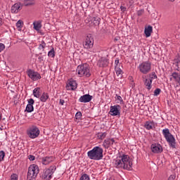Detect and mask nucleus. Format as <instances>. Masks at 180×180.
Listing matches in <instances>:
<instances>
[{
  "instance_id": "obj_11",
  "label": "nucleus",
  "mask_w": 180,
  "mask_h": 180,
  "mask_svg": "<svg viewBox=\"0 0 180 180\" xmlns=\"http://www.w3.org/2000/svg\"><path fill=\"white\" fill-rule=\"evenodd\" d=\"M27 74L32 81H39V79H41L40 74L37 72H34V70H29L27 71Z\"/></svg>"
},
{
  "instance_id": "obj_26",
  "label": "nucleus",
  "mask_w": 180,
  "mask_h": 180,
  "mask_svg": "<svg viewBox=\"0 0 180 180\" xmlns=\"http://www.w3.org/2000/svg\"><path fill=\"white\" fill-rule=\"evenodd\" d=\"M47 99H49V94L43 93L40 97L41 102H46Z\"/></svg>"
},
{
  "instance_id": "obj_49",
  "label": "nucleus",
  "mask_w": 180,
  "mask_h": 180,
  "mask_svg": "<svg viewBox=\"0 0 180 180\" xmlns=\"http://www.w3.org/2000/svg\"><path fill=\"white\" fill-rule=\"evenodd\" d=\"M169 1H170V2H174V1H175V0H169Z\"/></svg>"
},
{
  "instance_id": "obj_12",
  "label": "nucleus",
  "mask_w": 180,
  "mask_h": 180,
  "mask_svg": "<svg viewBox=\"0 0 180 180\" xmlns=\"http://www.w3.org/2000/svg\"><path fill=\"white\" fill-rule=\"evenodd\" d=\"M84 49H92L94 47V37L91 34H88L86 37V40L84 42Z\"/></svg>"
},
{
  "instance_id": "obj_38",
  "label": "nucleus",
  "mask_w": 180,
  "mask_h": 180,
  "mask_svg": "<svg viewBox=\"0 0 180 180\" xmlns=\"http://www.w3.org/2000/svg\"><path fill=\"white\" fill-rule=\"evenodd\" d=\"M161 94V89H156L154 91V96H158V95Z\"/></svg>"
},
{
  "instance_id": "obj_48",
  "label": "nucleus",
  "mask_w": 180,
  "mask_h": 180,
  "mask_svg": "<svg viewBox=\"0 0 180 180\" xmlns=\"http://www.w3.org/2000/svg\"><path fill=\"white\" fill-rule=\"evenodd\" d=\"M2 119V115L0 114V120Z\"/></svg>"
},
{
  "instance_id": "obj_22",
  "label": "nucleus",
  "mask_w": 180,
  "mask_h": 180,
  "mask_svg": "<svg viewBox=\"0 0 180 180\" xmlns=\"http://www.w3.org/2000/svg\"><path fill=\"white\" fill-rule=\"evenodd\" d=\"M153 82L150 79H146L144 81V85L145 88L148 89V91H150L151 88H153Z\"/></svg>"
},
{
  "instance_id": "obj_8",
  "label": "nucleus",
  "mask_w": 180,
  "mask_h": 180,
  "mask_svg": "<svg viewBox=\"0 0 180 180\" xmlns=\"http://www.w3.org/2000/svg\"><path fill=\"white\" fill-rule=\"evenodd\" d=\"M56 171L55 167H50L49 168L44 169L42 174L41 175V179L44 180H50L53 178V174Z\"/></svg>"
},
{
  "instance_id": "obj_35",
  "label": "nucleus",
  "mask_w": 180,
  "mask_h": 180,
  "mask_svg": "<svg viewBox=\"0 0 180 180\" xmlns=\"http://www.w3.org/2000/svg\"><path fill=\"white\" fill-rule=\"evenodd\" d=\"M81 117H82V113H81V112H77L75 115V118L77 120H81Z\"/></svg>"
},
{
  "instance_id": "obj_30",
  "label": "nucleus",
  "mask_w": 180,
  "mask_h": 180,
  "mask_svg": "<svg viewBox=\"0 0 180 180\" xmlns=\"http://www.w3.org/2000/svg\"><path fill=\"white\" fill-rule=\"evenodd\" d=\"M115 101L117 103H120V105H122V103H123V98H122V96H120L116 95Z\"/></svg>"
},
{
  "instance_id": "obj_5",
  "label": "nucleus",
  "mask_w": 180,
  "mask_h": 180,
  "mask_svg": "<svg viewBox=\"0 0 180 180\" xmlns=\"http://www.w3.org/2000/svg\"><path fill=\"white\" fill-rule=\"evenodd\" d=\"M77 72L79 77H91V70H89V65L84 63L79 65L77 68Z\"/></svg>"
},
{
  "instance_id": "obj_13",
  "label": "nucleus",
  "mask_w": 180,
  "mask_h": 180,
  "mask_svg": "<svg viewBox=\"0 0 180 180\" xmlns=\"http://www.w3.org/2000/svg\"><path fill=\"white\" fill-rule=\"evenodd\" d=\"M122 64L119 62V59L115 60V71L117 75V77H122Z\"/></svg>"
},
{
  "instance_id": "obj_16",
  "label": "nucleus",
  "mask_w": 180,
  "mask_h": 180,
  "mask_svg": "<svg viewBox=\"0 0 180 180\" xmlns=\"http://www.w3.org/2000/svg\"><path fill=\"white\" fill-rule=\"evenodd\" d=\"M91 101H92V96L89 94H85L79 98V101L82 103H88V102H91Z\"/></svg>"
},
{
  "instance_id": "obj_9",
  "label": "nucleus",
  "mask_w": 180,
  "mask_h": 180,
  "mask_svg": "<svg viewBox=\"0 0 180 180\" xmlns=\"http://www.w3.org/2000/svg\"><path fill=\"white\" fill-rule=\"evenodd\" d=\"M85 23L89 25V26H99L101 23V18L99 17H91L88 16L85 20Z\"/></svg>"
},
{
  "instance_id": "obj_1",
  "label": "nucleus",
  "mask_w": 180,
  "mask_h": 180,
  "mask_svg": "<svg viewBox=\"0 0 180 180\" xmlns=\"http://www.w3.org/2000/svg\"><path fill=\"white\" fill-rule=\"evenodd\" d=\"M114 165L115 168H123V169L131 171L133 160L129 155H122L115 160Z\"/></svg>"
},
{
  "instance_id": "obj_27",
  "label": "nucleus",
  "mask_w": 180,
  "mask_h": 180,
  "mask_svg": "<svg viewBox=\"0 0 180 180\" xmlns=\"http://www.w3.org/2000/svg\"><path fill=\"white\" fill-rule=\"evenodd\" d=\"M34 30H40L41 29V23L40 22H33Z\"/></svg>"
},
{
  "instance_id": "obj_32",
  "label": "nucleus",
  "mask_w": 180,
  "mask_h": 180,
  "mask_svg": "<svg viewBox=\"0 0 180 180\" xmlns=\"http://www.w3.org/2000/svg\"><path fill=\"white\" fill-rule=\"evenodd\" d=\"M34 109L33 105L27 104L25 110H27L28 113H30L33 112Z\"/></svg>"
},
{
  "instance_id": "obj_29",
  "label": "nucleus",
  "mask_w": 180,
  "mask_h": 180,
  "mask_svg": "<svg viewBox=\"0 0 180 180\" xmlns=\"http://www.w3.org/2000/svg\"><path fill=\"white\" fill-rule=\"evenodd\" d=\"M157 75H155V72H152L149 75V77L147 78L148 79H150L153 82V79H157Z\"/></svg>"
},
{
  "instance_id": "obj_17",
  "label": "nucleus",
  "mask_w": 180,
  "mask_h": 180,
  "mask_svg": "<svg viewBox=\"0 0 180 180\" xmlns=\"http://www.w3.org/2000/svg\"><path fill=\"white\" fill-rule=\"evenodd\" d=\"M115 143V139H107L104 141L103 146L105 148H109L110 146H112Z\"/></svg>"
},
{
  "instance_id": "obj_44",
  "label": "nucleus",
  "mask_w": 180,
  "mask_h": 180,
  "mask_svg": "<svg viewBox=\"0 0 180 180\" xmlns=\"http://www.w3.org/2000/svg\"><path fill=\"white\" fill-rule=\"evenodd\" d=\"M29 160H30V161H34L35 158H34V156L30 155L29 156Z\"/></svg>"
},
{
  "instance_id": "obj_36",
  "label": "nucleus",
  "mask_w": 180,
  "mask_h": 180,
  "mask_svg": "<svg viewBox=\"0 0 180 180\" xmlns=\"http://www.w3.org/2000/svg\"><path fill=\"white\" fill-rule=\"evenodd\" d=\"M4 158H5V152L0 151V162L1 161H4Z\"/></svg>"
},
{
  "instance_id": "obj_39",
  "label": "nucleus",
  "mask_w": 180,
  "mask_h": 180,
  "mask_svg": "<svg viewBox=\"0 0 180 180\" xmlns=\"http://www.w3.org/2000/svg\"><path fill=\"white\" fill-rule=\"evenodd\" d=\"M5 50V44L0 43V53H2Z\"/></svg>"
},
{
  "instance_id": "obj_47",
  "label": "nucleus",
  "mask_w": 180,
  "mask_h": 180,
  "mask_svg": "<svg viewBox=\"0 0 180 180\" xmlns=\"http://www.w3.org/2000/svg\"><path fill=\"white\" fill-rule=\"evenodd\" d=\"M2 25V18H0V26Z\"/></svg>"
},
{
  "instance_id": "obj_50",
  "label": "nucleus",
  "mask_w": 180,
  "mask_h": 180,
  "mask_svg": "<svg viewBox=\"0 0 180 180\" xmlns=\"http://www.w3.org/2000/svg\"><path fill=\"white\" fill-rule=\"evenodd\" d=\"M39 60H41V56H39Z\"/></svg>"
},
{
  "instance_id": "obj_20",
  "label": "nucleus",
  "mask_w": 180,
  "mask_h": 180,
  "mask_svg": "<svg viewBox=\"0 0 180 180\" xmlns=\"http://www.w3.org/2000/svg\"><path fill=\"white\" fill-rule=\"evenodd\" d=\"M54 161V158L53 157H45L42 158V164L44 165H49L50 162H53Z\"/></svg>"
},
{
  "instance_id": "obj_25",
  "label": "nucleus",
  "mask_w": 180,
  "mask_h": 180,
  "mask_svg": "<svg viewBox=\"0 0 180 180\" xmlns=\"http://www.w3.org/2000/svg\"><path fill=\"white\" fill-rule=\"evenodd\" d=\"M33 95L35 98H40V88L37 87L33 90Z\"/></svg>"
},
{
  "instance_id": "obj_18",
  "label": "nucleus",
  "mask_w": 180,
  "mask_h": 180,
  "mask_svg": "<svg viewBox=\"0 0 180 180\" xmlns=\"http://www.w3.org/2000/svg\"><path fill=\"white\" fill-rule=\"evenodd\" d=\"M20 3H15L12 7H11V13H18L19 11H20Z\"/></svg>"
},
{
  "instance_id": "obj_34",
  "label": "nucleus",
  "mask_w": 180,
  "mask_h": 180,
  "mask_svg": "<svg viewBox=\"0 0 180 180\" xmlns=\"http://www.w3.org/2000/svg\"><path fill=\"white\" fill-rule=\"evenodd\" d=\"M46 48V43L44 41H41V44L39 46V50H44Z\"/></svg>"
},
{
  "instance_id": "obj_40",
  "label": "nucleus",
  "mask_w": 180,
  "mask_h": 180,
  "mask_svg": "<svg viewBox=\"0 0 180 180\" xmlns=\"http://www.w3.org/2000/svg\"><path fill=\"white\" fill-rule=\"evenodd\" d=\"M34 104V100H33V98H30L28 100V105H31L32 106H33Z\"/></svg>"
},
{
  "instance_id": "obj_28",
  "label": "nucleus",
  "mask_w": 180,
  "mask_h": 180,
  "mask_svg": "<svg viewBox=\"0 0 180 180\" xmlns=\"http://www.w3.org/2000/svg\"><path fill=\"white\" fill-rule=\"evenodd\" d=\"M16 27L18 28V30L19 31L22 30V27H23V21L19 20L16 22Z\"/></svg>"
},
{
  "instance_id": "obj_15",
  "label": "nucleus",
  "mask_w": 180,
  "mask_h": 180,
  "mask_svg": "<svg viewBox=\"0 0 180 180\" xmlns=\"http://www.w3.org/2000/svg\"><path fill=\"white\" fill-rule=\"evenodd\" d=\"M77 82L75 80H70L68 84L66 86L68 91H74L77 89Z\"/></svg>"
},
{
  "instance_id": "obj_10",
  "label": "nucleus",
  "mask_w": 180,
  "mask_h": 180,
  "mask_svg": "<svg viewBox=\"0 0 180 180\" xmlns=\"http://www.w3.org/2000/svg\"><path fill=\"white\" fill-rule=\"evenodd\" d=\"M122 110V107L120 105H111L110 107L109 115L111 116H120V111Z\"/></svg>"
},
{
  "instance_id": "obj_42",
  "label": "nucleus",
  "mask_w": 180,
  "mask_h": 180,
  "mask_svg": "<svg viewBox=\"0 0 180 180\" xmlns=\"http://www.w3.org/2000/svg\"><path fill=\"white\" fill-rule=\"evenodd\" d=\"M143 13H144V10H139V11L137 12L138 16H141V15H143Z\"/></svg>"
},
{
  "instance_id": "obj_31",
  "label": "nucleus",
  "mask_w": 180,
  "mask_h": 180,
  "mask_svg": "<svg viewBox=\"0 0 180 180\" xmlns=\"http://www.w3.org/2000/svg\"><path fill=\"white\" fill-rule=\"evenodd\" d=\"M48 56L51 58H54V57L56 56V52L54 51V48H52L51 50L49 51Z\"/></svg>"
},
{
  "instance_id": "obj_41",
  "label": "nucleus",
  "mask_w": 180,
  "mask_h": 180,
  "mask_svg": "<svg viewBox=\"0 0 180 180\" xmlns=\"http://www.w3.org/2000/svg\"><path fill=\"white\" fill-rule=\"evenodd\" d=\"M11 180H18V174H12Z\"/></svg>"
},
{
  "instance_id": "obj_37",
  "label": "nucleus",
  "mask_w": 180,
  "mask_h": 180,
  "mask_svg": "<svg viewBox=\"0 0 180 180\" xmlns=\"http://www.w3.org/2000/svg\"><path fill=\"white\" fill-rule=\"evenodd\" d=\"M79 180H89V176L88 174H83Z\"/></svg>"
},
{
  "instance_id": "obj_21",
  "label": "nucleus",
  "mask_w": 180,
  "mask_h": 180,
  "mask_svg": "<svg viewBox=\"0 0 180 180\" xmlns=\"http://www.w3.org/2000/svg\"><path fill=\"white\" fill-rule=\"evenodd\" d=\"M145 127L147 130H151L155 127V122L154 121H147L145 124Z\"/></svg>"
},
{
  "instance_id": "obj_19",
  "label": "nucleus",
  "mask_w": 180,
  "mask_h": 180,
  "mask_svg": "<svg viewBox=\"0 0 180 180\" xmlns=\"http://www.w3.org/2000/svg\"><path fill=\"white\" fill-rule=\"evenodd\" d=\"M108 64V59L105 58H101L98 61L97 65H98V67H107Z\"/></svg>"
},
{
  "instance_id": "obj_6",
  "label": "nucleus",
  "mask_w": 180,
  "mask_h": 180,
  "mask_svg": "<svg viewBox=\"0 0 180 180\" xmlns=\"http://www.w3.org/2000/svg\"><path fill=\"white\" fill-rule=\"evenodd\" d=\"M27 134L30 139H37L40 135V130L35 125H31L27 129Z\"/></svg>"
},
{
  "instance_id": "obj_3",
  "label": "nucleus",
  "mask_w": 180,
  "mask_h": 180,
  "mask_svg": "<svg viewBox=\"0 0 180 180\" xmlns=\"http://www.w3.org/2000/svg\"><path fill=\"white\" fill-rule=\"evenodd\" d=\"M40 172V169L37 165H31L28 168L27 179L28 180H36L37 175Z\"/></svg>"
},
{
  "instance_id": "obj_43",
  "label": "nucleus",
  "mask_w": 180,
  "mask_h": 180,
  "mask_svg": "<svg viewBox=\"0 0 180 180\" xmlns=\"http://www.w3.org/2000/svg\"><path fill=\"white\" fill-rule=\"evenodd\" d=\"M175 178H176V176H175V174H173L168 178V180H175Z\"/></svg>"
},
{
  "instance_id": "obj_33",
  "label": "nucleus",
  "mask_w": 180,
  "mask_h": 180,
  "mask_svg": "<svg viewBox=\"0 0 180 180\" xmlns=\"http://www.w3.org/2000/svg\"><path fill=\"white\" fill-rule=\"evenodd\" d=\"M106 135H107L106 132H100L98 134V137L101 140H103V139H105V137H106Z\"/></svg>"
},
{
  "instance_id": "obj_4",
  "label": "nucleus",
  "mask_w": 180,
  "mask_h": 180,
  "mask_svg": "<svg viewBox=\"0 0 180 180\" xmlns=\"http://www.w3.org/2000/svg\"><path fill=\"white\" fill-rule=\"evenodd\" d=\"M162 134L166 141L169 143V145L170 146V147H172V148H175L176 144L175 137H174V135L171 134V132H169V129H162Z\"/></svg>"
},
{
  "instance_id": "obj_2",
  "label": "nucleus",
  "mask_w": 180,
  "mask_h": 180,
  "mask_svg": "<svg viewBox=\"0 0 180 180\" xmlns=\"http://www.w3.org/2000/svg\"><path fill=\"white\" fill-rule=\"evenodd\" d=\"M87 156L90 160L99 161L103 158V149L99 146H96L87 153Z\"/></svg>"
},
{
  "instance_id": "obj_7",
  "label": "nucleus",
  "mask_w": 180,
  "mask_h": 180,
  "mask_svg": "<svg viewBox=\"0 0 180 180\" xmlns=\"http://www.w3.org/2000/svg\"><path fill=\"white\" fill-rule=\"evenodd\" d=\"M138 70L141 74H148L151 71V62L146 60L141 63L138 66Z\"/></svg>"
},
{
  "instance_id": "obj_14",
  "label": "nucleus",
  "mask_w": 180,
  "mask_h": 180,
  "mask_svg": "<svg viewBox=\"0 0 180 180\" xmlns=\"http://www.w3.org/2000/svg\"><path fill=\"white\" fill-rule=\"evenodd\" d=\"M150 148L152 153H154L155 154H160V153H162V146L159 143H153Z\"/></svg>"
},
{
  "instance_id": "obj_46",
  "label": "nucleus",
  "mask_w": 180,
  "mask_h": 180,
  "mask_svg": "<svg viewBox=\"0 0 180 180\" xmlns=\"http://www.w3.org/2000/svg\"><path fill=\"white\" fill-rule=\"evenodd\" d=\"M65 102V101H64V100H62V99L60 100V103L62 105H64Z\"/></svg>"
},
{
  "instance_id": "obj_23",
  "label": "nucleus",
  "mask_w": 180,
  "mask_h": 180,
  "mask_svg": "<svg viewBox=\"0 0 180 180\" xmlns=\"http://www.w3.org/2000/svg\"><path fill=\"white\" fill-rule=\"evenodd\" d=\"M144 33L146 34V37H150V36H151V33H153V27L149 25L145 27Z\"/></svg>"
},
{
  "instance_id": "obj_45",
  "label": "nucleus",
  "mask_w": 180,
  "mask_h": 180,
  "mask_svg": "<svg viewBox=\"0 0 180 180\" xmlns=\"http://www.w3.org/2000/svg\"><path fill=\"white\" fill-rule=\"evenodd\" d=\"M120 9L122 12H124V11H126V8L124 6H121Z\"/></svg>"
},
{
  "instance_id": "obj_24",
  "label": "nucleus",
  "mask_w": 180,
  "mask_h": 180,
  "mask_svg": "<svg viewBox=\"0 0 180 180\" xmlns=\"http://www.w3.org/2000/svg\"><path fill=\"white\" fill-rule=\"evenodd\" d=\"M23 5H24V6H32L34 5V0H24Z\"/></svg>"
}]
</instances>
